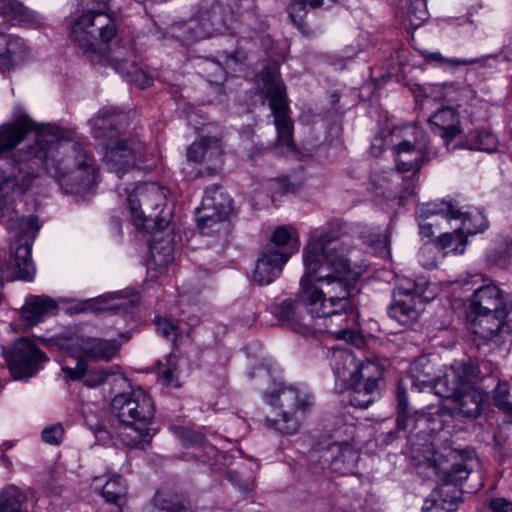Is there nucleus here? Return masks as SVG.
Wrapping results in <instances>:
<instances>
[{
    "mask_svg": "<svg viewBox=\"0 0 512 512\" xmlns=\"http://www.w3.org/2000/svg\"><path fill=\"white\" fill-rule=\"evenodd\" d=\"M36 130V139L12 154L0 181V220L18 215L15 194L29 189L44 167L66 194H85L97 184L94 158L86 147L71 143L73 132L51 124L39 128L23 114L14 122L0 125V157L10 153L27 133Z\"/></svg>",
    "mask_w": 512,
    "mask_h": 512,
    "instance_id": "f257e3e1",
    "label": "nucleus"
},
{
    "mask_svg": "<svg viewBox=\"0 0 512 512\" xmlns=\"http://www.w3.org/2000/svg\"><path fill=\"white\" fill-rule=\"evenodd\" d=\"M342 223L335 221L327 231L315 232L303 252L305 273L300 279L299 300L288 298L272 307L281 321L302 323L300 306L311 317L329 318L353 313L355 284L359 273L351 268L346 254L352 245L338 232Z\"/></svg>",
    "mask_w": 512,
    "mask_h": 512,
    "instance_id": "f03ea898",
    "label": "nucleus"
},
{
    "mask_svg": "<svg viewBox=\"0 0 512 512\" xmlns=\"http://www.w3.org/2000/svg\"><path fill=\"white\" fill-rule=\"evenodd\" d=\"M116 37V24L105 13H84L71 26L70 39L87 60L113 67L128 83L140 88L151 86L152 78L137 66L133 44L116 40L112 45Z\"/></svg>",
    "mask_w": 512,
    "mask_h": 512,
    "instance_id": "7ed1b4c3",
    "label": "nucleus"
},
{
    "mask_svg": "<svg viewBox=\"0 0 512 512\" xmlns=\"http://www.w3.org/2000/svg\"><path fill=\"white\" fill-rule=\"evenodd\" d=\"M491 374L492 364L486 361L455 360L436 381L434 391L445 399L451 415L476 418L481 413L484 394L475 385Z\"/></svg>",
    "mask_w": 512,
    "mask_h": 512,
    "instance_id": "20e7f679",
    "label": "nucleus"
},
{
    "mask_svg": "<svg viewBox=\"0 0 512 512\" xmlns=\"http://www.w3.org/2000/svg\"><path fill=\"white\" fill-rule=\"evenodd\" d=\"M117 193L127 195V205L130 211L132 224L143 233L149 253L146 258L147 268V282L156 283L160 278V271L156 262V254H159L158 244L160 238V212L154 213L153 215H146L141 210V206L144 205L146 209L149 207L156 208L158 206V198L160 186L156 183H142L133 188L132 192L130 187L117 186Z\"/></svg>",
    "mask_w": 512,
    "mask_h": 512,
    "instance_id": "39448f33",
    "label": "nucleus"
},
{
    "mask_svg": "<svg viewBox=\"0 0 512 512\" xmlns=\"http://www.w3.org/2000/svg\"><path fill=\"white\" fill-rule=\"evenodd\" d=\"M419 217L420 233L425 237H431L434 232L433 227L440 225L439 219L448 221L450 219H459L463 216L462 226L455 229L452 233H443L438 238V244L442 249L451 248L455 254H462L467 244L465 232L476 234L483 232L488 224L484 215L477 212L473 216L462 214L452 203L442 201L440 203H425L417 208Z\"/></svg>",
    "mask_w": 512,
    "mask_h": 512,
    "instance_id": "423d86ee",
    "label": "nucleus"
},
{
    "mask_svg": "<svg viewBox=\"0 0 512 512\" xmlns=\"http://www.w3.org/2000/svg\"><path fill=\"white\" fill-rule=\"evenodd\" d=\"M114 415L122 423L119 436L129 447L144 448L148 445L155 430L148 427L155 414L151 398L142 390L116 395L111 402Z\"/></svg>",
    "mask_w": 512,
    "mask_h": 512,
    "instance_id": "0eeeda50",
    "label": "nucleus"
},
{
    "mask_svg": "<svg viewBox=\"0 0 512 512\" xmlns=\"http://www.w3.org/2000/svg\"><path fill=\"white\" fill-rule=\"evenodd\" d=\"M266 397L275 409V418L267 417L266 425L284 434L297 432L302 417L313 405L312 397L307 391L292 385H283Z\"/></svg>",
    "mask_w": 512,
    "mask_h": 512,
    "instance_id": "6e6552de",
    "label": "nucleus"
},
{
    "mask_svg": "<svg viewBox=\"0 0 512 512\" xmlns=\"http://www.w3.org/2000/svg\"><path fill=\"white\" fill-rule=\"evenodd\" d=\"M259 78L260 92L269 99V106L274 116L277 130L276 146L281 149V153L290 152L294 148L293 122L288 115L286 87L276 67L263 68Z\"/></svg>",
    "mask_w": 512,
    "mask_h": 512,
    "instance_id": "1a4fd4ad",
    "label": "nucleus"
},
{
    "mask_svg": "<svg viewBox=\"0 0 512 512\" xmlns=\"http://www.w3.org/2000/svg\"><path fill=\"white\" fill-rule=\"evenodd\" d=\"M233 200L221 186L213 185L205 190L200 207L196 209L197 226L202 234L218 231L232 211Z\"/></svg>",
    "mask_w": 512,
    "mask_h": 512,
    "instance_id": "9d476101",
    "label": "nucleus"
},
{
    "mask_svg": "<svg viewBox=\"0 0 512 512\" xmlns=\"http://www.w3.org/2000/svg\"><path fill=\"white\" fill-rule=\"evenodd\" d=\"M424 288L407 280L394 287L388 314L401 325L409 326L418 321L424 307Z\"/></svg>",
    "mask_w": 512,
    "mask_h": 512,
    "instance_id": "9b49d317",
    "label": "nucleus"
},
{
    "mask_svg": "<svg viewBox=\"0 0 512 512\" xmlns=\"http://www.w3.org/2000/svg\"><path fill=\"white\" fill-rule=\"evenodd\" d=\"M10 373L15 380L34 376L47 361L46 355L28 338H18L11 347L3 348Z\"/></svg>",
    "mask_w": 512,
    "mask_h": 512,
    "instance_id": "f8f14e48",
    "label": "nucleus"
},
{
    "mask_svg": "<svg viewBox=\"0 0 512 512\" xmlns=\"http://www.w3.org/2000/svg\"><path fill=\"white\" fill-rule=\"evenodd\" d=\"M413 141L405 139L395 146L397 169L400 172H419L423 163L437 157V151L430 146L429 136L421 129L413 130Z\"/></svg>",
    "mask_w": 512,
    "mask_h": 512,
    "instance_id": "ddd939ff",
    "label": "nucleus"
},
{
    "mask_svg": "<svg viewBox=\"0 0 512 512\" xmlns=\"http://www.w3.org/2000/svg\"><path fill=\"white\" fill-rule=\"evenodd\" d=\"M142 143L133 139H114L106 144L104 160L108 169L115 173L118 178L134 168H140V164L147 161V154L144 153Z\"/></svg>",
    "mask_w": 512,
    "mask_h": 512,
    "instance_id": "4468645a",
    "label": "nucleus"
},
{
    "mask_svg": "<svg viewBox=\"0 0 512 512\" xmlns=\"http://www.w3.org/2000/svg\"><path fill=\"white\" fill-rule=\"evenodd\" d=\"M61 348L70 357L83 359L86 357L91 360H110L114 357L120 344L117 340H107L89 336H76L66 339Z\"/></svg>",
    "mask_w": 512,
    "mask_h": 512,
    "instance_id": "2eb2a0df",
    "label": "nucleus"
},
{
    "mask_svg": "<svg viewBox=\"0 0 512 512\" xmlns=\"http://www.w3.org/2000/svg\"><path fill=\"white\" fill-rule=\"evenodd\" d=\"M360 372L362 377L347 385L349 403L356 408L365 409L378 395L380 370L374 361L367 360Z\"/></svg>",
    "mask_w": 512,
    "mask_h": 512,
    "instance_id": "dca6fc26",
    "label": "nucleus"
},
{
    "mask_svg": "<svg viewBox=\"0 0 512 512\" xmlns=\"http://www.w3.org/2000/svg\"><path fill=\"white\" fill-rule=\"evenodd\" d=\"M91 133L95 138L113 141L127 127V116L114 108H102L89 120Z\"/></svg>",
    "mask_w": 512,
    "mask_h": 512,
    "instance_id": "f3484780",
    "label": "nucleus"
},
{
    "mask_svg": "<svg viewBox=\"0 0 512 512\" xmlns=\"http://www.w3.org/2000/svg\"><path fill=\"white\" fill-rule=\"evenodd\" d=\"M507 298L495 284L489 283L478 287L470 299V313L508 314Z\"/></svg>",
    "mask_w": 512,
    "mask_h": 512,
    "instance_id": "a211bd4d",
    "label": "nucleus"
},
{
    "mask_svg": "<svg viewBox=\"0 0 512 512\" xmlns=\"http://www.w3.org/2000/svg\"><path fill=\"white\" fill-rule=\"evenodd\" d=\"M508 314L498 313H470V329L472 333L483 340H492L494 337L512 332V321H506Z\"/></svg>",
    "mask_w": 512,
    "mask_h": 512,
    "instance_id": "6ab92c4d",
    "label": "nucleus"
},
{
    "mask_svg": "<svg viewBox=\"0 0 512 512\" xmlns=\"http://www.w3.org/2000/svg\"><path fill=\"white\" fill-rule=\"evenodd\" d=\"M322 458L340 474L352 473L360 458L358 451L347 441H334L323 451Z\"/></svg>",
    "mask_w": 512,
    "mask_h": 512,
    "instance_id": "aec40b11",
    "label": "nucleus"
},
{
    "mask_svg": "<svg viewBox=\"0 0 512 512\" xmlns=\"http://www.w3.org/2000/svg\"><path fill=\"white\" fill-rule=\"evenodd\" d=\"M222 147L218 137L202 136L190 145L187 151L188 161L206 164L209 170H217L221 165Z\"/></svg>",
    "mask_w": 512,
    "mask_h": 512,
    "instance_id": "412c9836",
    "label": "nucleus"
},
{
    "mask_svg": "<svg viewBox=\"0 0 512 512\" xmlns=\"http://www.w3.org/2000/svg\"><path fill=\"white\" fill-rule=\"evenodd\" d=\"M289 254L275 249H267L257 260L253 279L259 285L272 283L281 274L282 268L289 258Z\"/></svg>",
    "mask_w": 512,
    "mask_h": 512,
    "instance_id": "4be33fe9",
    "label": "nucleus"
},
{
    "mask_svg": "<svg viewBox=\"0 0 512 512\" xmlns=\"http://www.w3.org/2000/svg\"><path fill=\"white\" fill-rule=\"evenodd\" d=\"M58 312L55 300L48 296H29L20 311V316L26 326H35L44 321L46 317L54 316Z\"/></svg>",
    "mask_w": 512,
    "mask_h": 512,
    "instance_id": "5701e85b",
    "label": "nucleus"
},
{
    "mask_svg": "<svg viewBox=\"0 0 512 512\" xmlns=\"http://www.w3.org/2000/svg\"><path fill=\"white\" fill-rule=\"evenodd\" d=\"M62 376L68 380H78L84 377V384L89 388H95L102 385L109 376L115 374L112 369H97L88 371V365L85 359H77L75 366H70L66 361L62 365Z\"/></svg>",
    "mask_w": 512,
    "mask_h": 512,
    "instance_id": "b1692460",
    "label": "nucleus"
},
{
    "mask_svg": "<svg viewBox=\"0 0 512 512\" xmlns=\"http://www.w3.org/2000/svg\"><path fill=\"white\" fill-rule=\"evenodd\" d=\"M429 123L448 146L456 136L461 133L459 115L455 109L444 107L437 110L429 118Z\"/></svg>",
    "mask_w": 512,
    "mask_h": 512,
    "instance_id": "393cba45",
    "label": "nucleus"
},
{
    "mask_svg": "<svg viewBox=\"0 0 512 512\" xmlns=\"http://www.w3.org/2000/svg\"><path fill=\"white\" fill-rule=\"evenodd\" d=\"M335 376L347 385L362 377V367L366 364L358 362L354 355L346 350H335L332 354Z\"/></svg>",
    "mask_w": 512,
    "mask_h": 512,
    "instance_id": "a878e982",
    "label": "nucleus"
},
{
    "mask_svg": "<svg viewBox=\"0 0 512 512\" xmlns=\"http://www.w3.org/2000/svg\"><path fill=\"white\" fill-rule=\"evenodd\" d=\"M334 3H336V0H291L288 6V15L296 28L303 35L309 36L312 32L309 29V26L305 23V17L308 10L320 8L325 4L330 6Z\"/></svg>",
    "mask_w": 512,
    "mask_h": 512,
    "instance_id": "bb28decb",
    "label": "nucleus"
},
{
    "mask_svg": "<svg viewBox=\"0 0 512 512\" xmlns=\"http://www.w3.org/2000/svg\"><path fill=\"white\" fill-rule=\"evenodd\" d=\"M410 378L413 386L420 391L428 387L434 389L435 383L439 379L434 378V368L427 357H420L414 361L410 368Z\"/></svg>",
    "mask_w": 512,
    "mask_h": 512,
    "instance_id": "cd10ccee",
    "label": "nucleus"
},
{
    "mask_svg": "<svg viewBox=\"0 0 512 512\" xmlns=\"http://www.w3.org/2000/svg\"><path fill=\"white\" fill-rule=\"evenodd\" d=\"M101 495L106 502L122 509L127 501V484L120 475H113L102 486Z\"/></svg>",
    "mask_w": 512,
    "mask_h": 512,
    "instance_id": "c85d7f7f",
    "label": "nucleus"
},
{
    "mask_svg": "<svg viewBox=\"0 0 512 512\" xmlns=\"http://www.w3.org/2000/svg\"><path fill=\"white\" fill-rule=\"evenodd\" d=\"M27 497L17 487L10 486L0 492V512H28Z\"/></svg>",
    "mask_w": 512,
    "mask_h": 512,
    "instance_id": "c756f323",
    "label": "nucleus"
},
{
    "mask_svg": "<svg viewBox=\"0 0 512 512\" xmlns=\"http://www.w3.org/2000/svg\"><path fill=\"white\" fill-rule=\"evenodd\" d=\"M475 465H477V459L472 456L461 457L459 461L452 464L450 469L445 471V482L455 486L461 485L464 480H467Z\"/></svg>",
    "mask_w": 512,
    "mask_h": 512,
    "instance_id": "7c9ffc66",
    "label": "nucleus"
},
{
    "mask_svg": "<svg viewBox=\"0 0 512 512\" xmlns=\"http://www.w3.org/2000/svg\"><path fill=\"white\" fill-rule=\"evenodd\" d=\"M397 416H396V430L407 431L412 416L408 411V396L406 389L401 383L397 386Z\"/></svg>",
    "mask_w": 512,
    "mask_h": 512,
    "instance_id": "2f4dec72",
    "label": "nucleus"
},
{
    "mask_svg": "<svg viewBox=\"0 0 512 512\" xmlns=\"http://www.w3.org/2000/svg\"><path fill=\"white\" fill-rule=\"evenodd\" d=\"M426 0H411L407 10V20L413 28H418L428 19Z\"/></svg>",
    "mask_w": 512,
    "mask_h": 512,
    "instance_id": "473e14b6",
    "label": "nucleus"
},
{
    "mask_svg": "<svg viewBox=\"0 0 512 512\" xmlns=\"http://www.w3.org/2000/svg\"><path fill=\"white\" fill-rule=\"evenodd\" d=\"M176 357L169 355L167 358V368L162 371V388H179L182 385L180 380Z\"/></svg>",
    "mask_w": 512,
    "mask_h": 512,
    "instance_id": "72a5a7b5",
    "label": "nucleus"
},
{
    "mask_svg": "<svg viewBox=\"0 0 512 512\" xmlns=\"http://www.w3.org/2000/svg\"><path fill=\"white\" fill-rule=\"evenodd\" d=\"M493 400L499 410L512 417V402L509 400V389L506 384L497 385Z\"/></svg>",
    "mask_w": 512,
    "mask_h": 512,
    "instance_id": "f704fd0d",
    "label": "nucleus"
},
{
    "mask_svg": "<svg viewBox=\"0 0 512 512\" xmlns=\"http://www.w3.org/2000/svg\"><path fill=\"white\" fill-rule=\"evenodd\" d=\"M162 512H194L189 503L180 495L162 499Z\"/></svg>",
    "mask_w": 512,
    "mask_h": 512,
    "instance_id": "c9c22d12",
    "label": "nucleus"
},
{
    "mask_svg": "<svg viewBox=\"0 0 512 512\" xmlns=\"http://www.w3.org/2000/svg\"><path fill=\"white\" fill-rule=\"evenodd\" d=\"M178 438L184 447H201L205 443L203 434L187 428L178 429Z\"/></svg>",
    "mask_w": 512,
    "mask_h": 512,
    "instance_id": "e433bc0d",
    "label": "nucleus"
},
{
    "mask_svg": "<svg viewBox=\"0 0 512 512\" xmlns=\"http://www.w3.org/2000/svg\"><path fill=\"white\" fill-rule=\"evenodd\" d=\"M164 240L167 242V246L162 247V252L167 251L164 261L166 264L172 263L175 260V244L181 240V235L172 227L169 231H166L165 236H162V242Z\"/></svg>",
    "mask_w": 512,
    "mask_h": 512,
    "instance_id": "4c0bfd02",
    "label": "nucleus"
},
{
    "mask_svg": "<svg viewBox=\"0 0 512 512\" xmlns=\"http://www.w3.org/2000/svg\"><path fill=\"white\" fill-rule=\"evenodd\" d=\"M14 52L8 45L7 38L0 34V70L5 71L14 65Z\"/></svg>",
    "mask_w": 512,
    "mask_h": 512,
    "instance_id": "58836bf2",
    "label": "nucleus"
},
{
    "mask_svg": "<svg viewBox=\"0 0 512 512\" xmlns=\"http://www.w3.org/2000/svg\"><path fill=\"white\" fill-rule=\"evenodd\" d=\"M64 434V429L60 424H54L46 427L42 431V439L51 445H59Z\"/></svg>",
    "mask_w": 512,
    "mask_h": 512,
    "instance_id": "ea45409f",
    "label": "nucleus"
},
{
    "mask_svg": "<svg viewBox=\"0 0 512 512\" xmlns=\"http://www.w3.org/2000/svg\"><path fill=\"white\" fill-rule=\"evenodd\" d=\"M138 307L137 300L135 299H128L124 302L109 307L107 310L113 312L114 314H121L125 318L132 317L135 314V310Z\"/></svg>",
    "mask_w": 512,
    "mask_h": 512,
    "instance_id": "a19ab883",
    "label": "nucleus"
},
{
    "mask_svg": "<svg viewBox=\"0 0 512 512\" xmlns=\"http://www.w3.org/2000/svg\"><path fill=\"white\" fill-rule=\"evenodd\" d=\"M162 336L168 338L172 345L175 346L177 344L178 339L181 336V332L177 324L162 319Z\"/></svg>",
    "mask_w": 512,
    "mask_h": 512,
    "instance_id": "79ce46f5",
    "label": "nucleus"
},
{
    "mask_svg": "<svg viewBox=\"0 0 512 512\" xmlns=\"http://www.w3.org/2000/svg\"><path fill=\"white\" fill-rule=\"evenodd\" d=\"M290 241H292V236L290 232L284 227L276 229V231L271 236V242L277 246L287 245L290 243Z\"/></svg>",
    "mask_w": 512,
    "mask_h": 512,
    "instance_id": "37998d69",
    "label": "nucleus"
},
{
    "mask_svg": "<svg viewBox=\"0 0 512 512\" xmlns=\"http://www.w3.org/2000/svg\"><path fill=\"white\" fill-rule=\"evenodd\" d=\"M492 512H512V502L505 498H494L490 501Z\"/></svg>",
    "mask_w": 512,
    "mask_h": 512,
    "instance_id": "c03bdc74",
    "label": "nucleus"
},
{
    "mask_svg": "<svg viewBox=\"0 0 512 512\" xmlns=\"http://www.w3.org/2000/svg\"><path fill=\"white\" fill-rule=\"evenodd\" d=\"M367 242L375 247L376 250L388 249L390 246V235L386 232L384 235H378L377 239H368Z\"/></svg>",
    "mask_w": 512,
    "mask_h": 512,
    "instance_id": "a18cd8bd",
    "label": "nucleus"
},
{
    "mask_svg": "<svg viewBox=\"0 0 512 512\" xmlns=\"http://www.w3.org/2000/svg\"><path fill=\"white\" fill-rule=\"evenodd\" d=\"M0 10L5 13H20L22 5L17 0H0Z\"/></svg>",
    "mask_w": 512,
    "mask_h": 512,
    "instance_id": "49530a36",
    "label": "nucleus"
},
{
    "mask_svg": "<svg viewBox=\"0 0 512 512\" xmlns=\"http://www.w3.org/2000/svg\"><path fill=\"white\" fill-rule=\"evenodd\" d=\"M226 478L234 483L235 485L245 488V483L243 482L242 478L240 477L239 473L237 471L228 470L226 471Z\"/></svg>",
    "mask_w": 512,
    "mask_h": 512,
    "instance_id": "de8ad7c7",
    "label": "nucleus"
},
{
    "mask_svg": "<svg viewBox=\"0 0 512 512\" xmlns=\"http://www.w3.org/2000/svg\"><path fill=\"white\" fill-rule=\"evenodd\" d=\"M158 1L157 0H144V8L148 15L151 17L155 16L157 12Z\"/></svg>",
    "mask_w": 512,
    "mask_h": 512,
    "instance_id": "09e8293b",
    "label": "nucleus"
},
{
    "mask_svg": "<svg viewBox=\"0 0 512 512\" xmlns=\"http://www.w3.org/2000/svg\"><path fill=\"white\" fill-rule=\"evenodd\" d=\"M127 297V293L124 292V291H118V292H112V293H108V294H105V295H102L99 297V301H107V300H111V299H116V298H125Z\"/></svg>",
    "mask_w": 512,
    "mask_h": 512,
    "instance_id": "8fccbe9b",
    "label": "nucleus"
},
{
    "mask_svg": "<svg viewBox=\"0 0 512 512\" xmlns=\"http://www.w3.org/2000/svg\"><path fill=\"white\" fill-rule=\"evenodd\" d=\"M281 187L284 193H295L299 188L297 184L289 183L288 179L281 181Z\"/></svg>",
    "mask_w": 512,
    "mask_h": 512,
    "instance_id": "3c124183",
    "label": "nucleus"
},
{
    "mask_svg": "<svg viewBox=\"0 0 512 512\" xmlns=\"http://www.w3.org/2000/svg\"><path fill=\"white\" fill-rule=\"evenodd\" d=\"M158 491H156L154 498L152 499L151 503L145 506L143 512H160V508L157 505L156 499H157Z\"/></svg>",
    "mask_w": 512,
    "mask_h": 512,
    "instance_id": "603ef678",
    "label": "nucleus"
},
{
    "mask_svg": "<svg viewBox=\"0 0 512 512\" xmlns=\"http://www.w3.org/2000/svg\"><path fill=\"white\" fill-rule=\"evenodd\" d=\"M325 331L330 332V333H336L337 337L338 338H342V339L351 338L352 334H353V332L351 330H349V329H342V330H339L337 332L333 331V330H330V329H326Z\"/></svg>",
    "mask_w": 512,
    "mask_h": 512,
    "instance_id": "864d4df0",
    "label": "nucleus"
},
{
    "mask_svg": "<svg viewBox=\"0 0 512 512\" xmlns=\"http://www.w3.org/2000/svg\"><path fill=\"white\" fill-rule=\"evenodd\" d=\"M453 65H468L474 63V60H467V59H461V60H448Z\"/></svg>",
    "mask_w": 512,
    "mask_h": 512,
    "instance_id": "5fc2aeb1",
    "label": "nucleus"
},
{
    "mask_svg": "<svg viewBox=\"0 0 512 512\" xmlns=\"http://www.w3.org/2000/svg\"><path fill=\"white\" fill-rule=\"evenodd\" d=\"M85 421L93 432L98 433L102 430V425L98 421H96L94 424H89L87 419H85Z\"/></svg>",
    "mask_w": 512,
    "mask_h": 512,
    "instance_id": "6e6d98bb",
    "label": "nucleus"
},
{
    "mask_svg": "<svg viewBox=\"0 0 512 512\" xmlns=\"http://www.w3.org/2000/svg\"><path fill=\"white\" fill-rule=\"evenodd\" d=\"M429 59L434 60V61H438V62L444 61L443 56L440 53H437V52L436 53H431L429 55Z\"/></svg>",
    "mask_w": 512,
    "mask_h": 512,
    "instance_id": "4d7b16f0",
    "label": "nucleus"
},
{
    "mask_svg": "<svg viewBox=\"0 0 512 512\" xmlns=\"http://www.w3.org/2000/svg\"><path fill=\"white\" fill-rule=\"evenodd\" d=\"M154 322H155V324H156V325H158V324L160 323V317H159V316H156V317L154 318Z\"/></svg>",
    "mask_w": 512,
    "mask_h": 512,
    "instance_id": "13d9d810",
    "label": "nucleus"
},
{
    "mask_svg": "<svg viewBox=\"0 0 512 512\" xmlns=\"http://www.w3.org/2000/svg\"><path fill=\"white\" fill-rule=\"evenodd\" d=\"M100 480H101L100 477H95L94 480H93L94 485L96 486L97 482L100 481Z\"/></svg>",
    "mask_w": 512,
    "mask_h": 512,
    "instance_id": "bf43d9fd",
    "label": "nucleus"
},
{
    "mask_svg": "<svg viewBox=\"0 0 512 512\" xmlns=\"http://www.w3.org/2000/svg\"><path fill=\"white\" fill-rule=\"evenodd\" d=\"M161 191H162V195H163L164 197H166V195L164 194V188H163V187L161 188Z\"/></svg>",
    "mask_w": 512,
    "mask_h": 512,
    "instance_id": "052dcab7",
    "label": "nucleus"
},
{
    "mask_svg": "<svg viewBox=\"0 0 512 512\" xmlns=\"http://www.w3.org/2000/svg\"><path fill=\"white\" fill-rule=\"evenodd\" d=\"M486 136H487V138H491V139H493V136H492V135H488V134H487Z\"/></svg>",
    "mask_w": 512,
    "mask_h": 512,
    "instance_id": "680f3d73",
    "label": "nucleus"
},
{
    "mask_svg": "<svg viewBox=\"0 0 512 512\" xmlns=\"http://www.w3.org/2000/svg\"><path fill=\"white\" fill-rule=\"evenodd\" d=\"M155 365L156 366L160 365V361H156Z\"/></svg>",
    "mask_w": 512,
    "mask_h": 512,
    "instance_id": "e2e57ef3",
    "label": "nucleus"
}]
</instances>
